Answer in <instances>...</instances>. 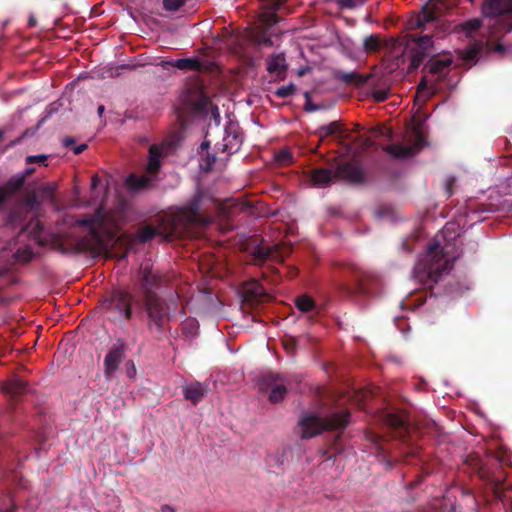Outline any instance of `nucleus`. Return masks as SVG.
I'll use <instances>...</instances> for the list:
<instances>
[{"label": "nucleus", "mask_w": 512, "mask_h": 512, "mask_svg": "<svg viewBox=\"0 0 512 512\" xmlns=\"http://www.w3.org/2000/svg\"><path fill=\"white\" fill-rule=\"evenodd\" d=\"M164 283L165 276L160 271H155L151 264H141L138 272L140 297H135V308L139 315L145 314L148 329L157 335H162L171 318L172 307L177 306L173 300L168 302L157 293Z\"/></svg>", "instance_id": "obj_1"}, {"label": "nucleus", "mask_w": 512, "mask_h": 512, "mask_svg": "<svg viewBox=\"0 0 512 512\" xmlns=\"http://www.w3.org/2000/svg\"><path fill=\"white\" fill-rule=\"evenodd\" d=\"M203 199L204 194L198 191L174 213L162 216L157 227L146 225L140 228L138 238L141 241H148L156 235H162L165 240H173L191 235L196 226H206L210 223V218L202 212Z\"/></svg>", "instance_id": "obj_2"}, {"label": "nucleus", "mask_w": 512, "mask_h": 512, "mask_svg": "<svg viewBox=\"0 0 512 512\" xmlns=\"http://www.w3.org/2000/svg\"><path fill=\"white\" fill-rule=\"evenodd\" d=\"M407 30H417L420 28L424 33L422 36L416 37L409 34L410 40L415 42L416 47L411 51L409 69L414 71L421 66L425 57L428 55V50L433 45L434 35H438L439 31H445L446 25L440 23V17L433 8L426 5L421 13L412 15L406 22Z\"/></svg>", "instance_id": "obj_3"}, {"label": "nucleus", "mask_w": 512, "mask_h": 512, "mask_svg": "<svg viewBox=\"0 0 512 512\" xmlns=\"http://www.w3.org/2000/svg\"><path fill=\"white\" fill-rule=\"evenodd\" d=\"M78 223L81 226H87L89 229L87 237L79 242L80 248L88 252H94V250H101L105 247L104 235L110 233L113 228L114 216L100 206L91 215L80 218Z\"/></svg>", "instance_id": "obj_4"}, {"label": "nucleus", "mask_w": 512, "mask_h": 512, "mask_svg": "<svg viewBox=\"0 0 512 512\" xmlns=\"http://www.w3.org/2000/svg\"><path fill=\"white\" fill-rule=\"evenodd\" d=\"M451 267V258H449L440 242L435 240L429 244L425 257L416 267V272L425 284H435L441 279L444 272H449Z\"/></svg>", "instance_id": "obj_5"}, {"label": "nucleus", "mask_w": 512, "mask_h": 512, "mask_svg": "<svg viewBox=\"0 0 512 512\" xmlns=\"http://www.w3.org/2000/svg\"><path fill=\"white\" fill-rule=\"evenodd\" d=\"M335 178H341L349 183H364L366 173L361 165L353 164V162H342L334 167H318L310 171V180L318 187L330 185Z\"/></svg>", "instance_id": "obj_6"}, {"label": "nucleus", "mask_w": 512, "mask_h": 512, "mask_svg": "<svg viewBox=\"0 0 512 512\" xmlns=\"http://www.w3.org/2000/svg\"><path fill=\"white\" fill-rule=\"evenodd\" d=\"M133 306H136V297L128 290H113L101 299L99 308L110 322L124 323L133 318Z\"/></svg>", "instance_id": "obj_7"}, {"label": "nucleus", "mask_w": 512, "mask_h": 512, "mask_svg": "<svg viewBox=\"0 0 512 512\" xmlns=\"http://www.w3.org/2000/svg\"><path fill=\"white\" fill-rule=\"evenodd\" d=\"M349 409H340L320 418L317 414H304L299 421L302 438H313L325 429H344L349 424Z\"/></svg>", "instance_id": "obj_8"}, {"label": "nucleus", "mask_w": 512, "mask_h": 512, "mask_svg": "<svg viewBox=\"0 0 512 512\" xmlns=\"http://www.w3.org/2000/svg\"><path fill=\"white\" fill-rule=\"evenodd\" d=\"M286 0H260L261 12L258 16L259 24L250 32V40L257 45L271 47L273 41L269 36L268 30L271 26L276 25L279 20L277 11Z\"/></svg>", "instance_id": "obj_9"}, {"label": "nucleus", "mask_w": 512, "mask_h": 512, "mask_svg": "<svg viewBox=\"0 0 512 512\" xmlns=\"http://www.w3.org/2000/svg\"><path fill=\"white\" fill-rule=\"evenodd\" d=\"M343 269L349 274H352L355 279L354 286H349L348 288L349 293L364 294V296L377 293L381 285L378 274L363 271L360 266L354 263L344 264Z\"/></svg>", "instance_id": "obj_10"}, {"label": "nucleus", "mask_w": 512, "mask_h": 512, "mask_svg": "<svg viewBox=\"0 0 512 512\" xmlns=\"http://www.w3.org/2000/svg\"><path fill=\"white\" fill-rule=\"evenodd\" d=\"M336 77L343 83L355 84V86H364V84L370 83L373 86L372 96L377 101L387 100L390 94L388 88H375L376 83L373 81L372 75H361L357 71H338Z\"/></svg>", "instance_id": "obj_11"}, {"label": "nucleus", "mask_w": 512, "mask_h": 512, "mask_svg": "<svg viewBox=\"0 0 512 512\" xmlns=\"http://www.w3.org/2000/svg\"><path fill=\"white\" fill-rule=\"evenodd\" d=\"M482 13L491 16L497 21V16H503V29L512 30V0H485Z\"/></svg>", "instance_id": "obj_12"}, {"label": "nucleus", "mask_w": 512, "mask_h": 512, "mask_svg": "<svg viewBox=\"0 0 512 512\" xmlns=\"http://www.w3.org/2000/svg\"><path fill=\"white\" fill-rule=\"evenodd\" d=\"M414 142L411 145H401V143H392L384 146L383 149L394 158H408L418 153L419 149L425 144V136L420 130H414Z\"/></svg>", "instance_id": "obj_13"}, {"label": "nucleus", "mask_w": 512, "mask_h": 512, "mask_svg": "<svg viewBox=\"0 0 512 512\" xmlns=\"http://www.w3.org/2000/svg\"><path fill=\"white\" fill-rule=\"evenodd\" d=\"M125 357V343L122 339H117L116 343L111 346L108 350L106 357L104 359V373L109 378V376L119 368V365L122 363Z\"/></svg>", "instance_id": "obj_14"}, {"label": "nucleus", "mask_w": 512, "mask_h": 512, "mask_svg": "<svg viewBox=\"0 0 512 512\" xmlns=\"http://www.w3.org/2000/svg\"><path fill=\"white\" fill-rule=\"evenodd\" d=\"M269 298L264 286L258 280H250L242 287V299L248 305H259Z\"/></svg>", "instance_id": "obj_15"}, {"label": "nucleus", "mask_w": 512, "mask_h": 512, "mask_svg": "<svg viewBox=\"0 0 512 512\" xmlns=\"http://www.w3.org/2000/svg\"><path fill=\"white\" fill-rule=\"evenodd\" d=\"M253 256V264L262 265L268 260H274V262H283L284 254L279 249L278 246H264V244H259L254 247L251 252Z\"/></svg>", "instance_id": "obj_16"}, {"label": "nucleus", "mask_w": 512, "mask_h": 512, "mask_svg": "<svg viewBox=\"0 0 512 512\" xmlns=\"http://www.w3.org/2000/svg\"><path fill=\"white\" fill-rule=\"evenodd\" d=\"M1 390L8 395L12 400H18L19 397L29 392L30 388L25 380L20 379L15 375L11 379L5 380L1 385Z\"/></svg>", "instance_id": "obj_17"}, {"label": "nucleus", "mask_w": 512, "mask_h": 512, "mask_svg": "<svg viewBox=\"0 0 512 512\" xmlns=\"http://www.w3.org/2000/svg\"><path fill=\"white\" fill-rule=\"evenodd\" d=\"M452 62L453 60L450 56H444V58H430L423 66V71L434 74L438 79H443L446 74H448Z\"/></svg>", "instance_id": "obj_18"}, {"label": "nucleus", "mask_w": 512, "mask_h": 512, "mask_svg": "<svg viewBox=\"0 0 512 512\" xmlns=\"http://www.w3.org/2000/svg\"><path fill=\"white\" fill-rule=\"evenodd\" d=\"M209 392V385L201 384V382H191L183 387L184 397L195 405L201 402Z\"/></svg>", "instance_id": "obj_19"}, {"label": "nucleus", "mask_w": 512, "mask_h": 512, "mask_svg": "<svg viewBox=\"0 0 512 512\" xmlns=\"http://www.w3.org/2000/svg\"><path fill=\"white\" fill-rule=\"evenodd\" d=\"M242 142L243 136H241L237 130H226L223 136V142L217 143L216 146L221 151L231 154L240 149Z\"/></svg>", "instance_id": "obj_20"}, {"label": "nucleus", "mask_w": 512, "mask_h": 512, "mask_svg": "<svg viewBox=\"0 0 512 512\" xmlns=\"http://www.w3.org/2000/svg\"><path fill=\"white\" fill-rule=\"evenodd\" d=\"M24 177H11L2 186H0V209L6 204L10 197L23 187Z\"/></svg>", "instance_id": "obj_21"}, {"label": "nucleus", "mask_w": 512, "mask_h": 512, "mask_svg": "<svg viewBox=\"0 0 512 512\" xmlns=\"http://www.w3.org/2000/svg\"><path fill=\"white\" fill-rule=\"evenodd\" d=\"M387 425L392 427L395 431V436L406 441L407 435L409 434V428L407 420L403 414L390 413L386 416Z\"/></svg>", "instance_id": "obj_22"}, {"label": "nucleus", "mask_w": 512, "mask_h": 512, "mask_svg": "<svg viewBox=\"0 0 512 512\" xmlns=\"http://www.w3.org/2000/svg\"><path fill=\"white\" fill-rule=\"evenodd\" d=\"M287 70L288 65L284 54H274L267 60V71L278 78H285Z\"/></svg>", "instance_id": "obj_23"}, {"label": "nucleus", "mask_w": 512, "mask_h": 512, "mask_svg": "<svg viewBox=\"0 0 512 512\" xmlns=\"http://www.w3.org/2000/svg\"><path fill=\"white\" fill-rule=\"evenodd\" d=\"M162 67H177L178 69H190V71H199L202 63L199 58H180V60H164L159 63Z\"/></svg>", "instance_id": "obj_24"}, {"label": "nucleus", "mask_w": 512, "mask_h": 512, "mask_svg": "<svg viewBox=\"0 0 512 512\" xmlns=\"http://www.w3.org/2000/svg\"><path fill=\"white\" fill-rule=\"evenodd\" d=\"M288 393V387L286 384V379L281 374H277L276 383L274 386V391L268 394V400L272 403L281 402L283 398L286 397Z\"/></svg>", "instance_id": "obj_25"}, {"label": "nucleus", "mask_w": 512, "mask_h": 512, "mask_svg": "<svg viewBox=\"0 0 512 512\" xmlns=\"http://www.w3.org/2000/svg\"><path fill=\"white\" fill-rule=\"evenodd\" d=\"M162 151L157 145H151L149 148L147 171L151 175H156L161 166Z\"/></svg>", "instance_id": "obj_26"}, {"label": "nucleus", "mask_w": 512, "mask_h": 512, "mask_svg": "<svg viewBox=\"0 0 512 512\" xmlns=\"http://www.w3.org/2000/svg\"><path fill=\"white\" fill-rule=\"evenodd\" d=\"M126 183L130 189L142 190L150 187L152 179L148 176H136V174H130L126 179Z\"/></svg>", "instance_id": "obj_27"}, {"label": "nucleus", "mask_w": 512, "mask_h": 512, "mask_svg": "<svg viewBox=\"0 0 512 512\" xmlns=\"http://www.w3.org/2000/svg\"><path fill=\"white\" fill-rule=\"evenodd\" d=\"M320 132L325 136H329V134H339L341 141H344V139H348L349 137L347 131L344 130L339 121H332L329 124H324V126H321L320 128Z\"/></svg>", "instance_id": "obj_28"}, {"label": "nucleus", "mask_w": 512, "mask_h": 512, "mask_svg": "<svg viewBox=\"0 0 512 512\" xmlns=\"http://www.w3.org/2000/svg\"><path fill=\"white\" fill-rule=\"evenodd\" d=\"M278 374H272L269 372L268 374H263L258 378V387L260 392H268L271 393L272 390H275V383Z\"/></svg>", "instance_id": "obj_29"}, {"label": "nucleus", "mask_w": 512, "mask_h": 512, "mask_svg": "<svg viewBox=\"0 0 512 512\" xmlns=\"http://www.w3.org/2000/svg\"><path fill=\"white\" fill-rule=\"evenodd\" d=\"M295 305L298 310L311 311L315 308V300L309 295H300V297L295 298Z\"/></svg>", "instance_id": "obj_30"}, {"label": "nucleus", "mask_w": 512, "mask_h": 512, "mask_svg": "<svg viewBox=\"0 0 512 512\" xmlns=\"http://www.w3.org/2000/svg\"><path fill=\"white\" fill-rule=\"evenodd\" d=\"M481 48L477 46V44H473L472 46H469V48L464 49V51L461 52V57L466 62H477L479 58Z\"/></svg>", "instance_id": "obj_31"}, {"label": "nucleus", "mask_w": 512, "mask_h": 512, "mask_svg": "<svg viewBox=\"0 0 512 512\" xmlns=\"http://www.w3.org/2000/svg\"><path fill=\"white\" fill-rule=\"evenodd\" d=\"M380 37L377 34H371L370 36L364 37L363 48L368 52H375L380 49Z\"/></svg>", "instance_id": "obj_32"}, {"label": "nucleus", "mask_w": 512, "mask_h": 512, "mask_svg": "<svg viewBox=\"0 0 512 512\" xmlns=\"http://www.w3.org/2000/svg\"><path fill=\"white\" fill-rule=\"evenodd\" d=\"M34 252L31 247L24 246L19 247L14 253V258L17 262H29L32 259Z\"/></svg>", "instance_id": "obj_33"}, {"label": "nucleus", "mask_w": 512, "mask_h": 512, "mask_svg": "<svg viewBox=\"0 0 512 512\" xmlns=\"http://www.w3.org/2000/svg\"><path fill=\"white\" fill-rule=\"evenodd\" d=\"M274 158L280 165H289V163L293 161V153L289 148H281V150L275 154Z\"/></svg>", "instance_id": "obj_34"}, {"label": "nucleus", "mask_w": 512, "mask_h": 512, "mask_svg": "<svg viewBox=\"0 0 512 512\" xmlns=\"http://www.w3.org/2000/svg\"><path fill=\"white\" fill-rule=\"evenodd\" d=\"M480 26V18H470L469 20H466L464 24H462V29L465 30L468 35H471L473 31L479 30Z\"/></svg>", "instance_id": "obj_35"}, {"label": "nucleus", "mask_w": 512, "mask_h": 512, "mask_svg": "<svg viewBox=\"0 0 512 512\" xmlns=\"http://www.w3.org/2000/svg\"><path fill=\"white\" fill-rule=\"evenodd\" d=\"M187 0H162V7L166 11H178L181 6H184Z\"/></svg>", "instance_id": "obj_36"}, {"label": "nucleus", "mask_w": 512, "mask_h": 512, "mask_svg": "<svg viewBox=\"0 0 512 512\" xmlns=\"http://www.w3.org/2000/svg\"><path fill=\"white\" fill-rule=\"evenodd\" d=\"M296 91V85L294 83H290L289 85H283L282 87H278L275 91V95L280 98H285V96H291Z\"/></svg>", "instance_id": "obj_37"}, {"label": "nucleus", "mask_w": 512, "mask_h": 512, "mask_svg": "<svg viewBox=\"0 0 512 512\" xmlns=\"http://www.w3.org/2000/svg\"><path fill=\"white\" fill-rule=\"evenodd\" d=\"M365 0H335V3L339 6L341 9H351L356 8L358 4H363Z\"/></svg>", "instance_id": "obj_38"}, {"label": "nucleus", "mask_w": 512, "mask_h": 512, "mask_svg": "<svg viewBox=\"0 0 512 512\" xmlns=\"http://www.w3.org/2000/svg\"><path fill=\"white\" fill-rule=\"evenodd\" d=\"M26 163H39V165H48L47 155H28Z\"/></svg>", "instance_id": "obj_39"}, {"label": "nucleus", "mask_w": 512, "mask_h": 512, "mask_svg": "<svg viewBox=\"0 0 512 512\" xmlns=\"http://www.w3.org/2000/svg\"><path fill=\"white\" fill-rule=\"evenodd\" d=\"M297 345V341L295 338H288L284 340V347L287 351H294Z\"/></svg>", "instance_id": "obj_40"}, {"label": "nucleus", "mask_w": 512, "mask_h": 512, "mask_svg": "<svg viewBox=\"0 0 512 512\" xmlns=\"http://www.w3.org/2000/svg\"><path fill=\"white\" fill-rule=\"evenodd\" d=\"M456 179L455 177H448L446 180V193L449 195L453 194V185H455Z\"/></svg>", "instance_id": "obj_41"}, {"label": "nucleus", "mask_w": 512, "mask_h": 512, "mask_svg": "<svg viewBox=\"0 0 512 512\" xmlns=\"http://www.w3.org/2000/svg\"><path fill=\"white\" fill-rule=\"evenodd\" d=\"M427 88H429V81H428V78L425 77V75H424V77L421 78V80L417 86V89H418V91H422V89H427Z\"/></svg>", "instance_id": "obj_42"}, {"label": "nucleus", "mask_w": 512, "mask_h": 512, "mask_svg": "<svg viewBox=\"0 0 512 512\" xmlns=\"http://www.w3.org/2000/svg\"><path fill=\"white\" fill-rule=\"evenodd\" d=\"M87 147H88V145H86V143H82L81 145L74 146L73 153L74 154L83 153V151H85V149H87Z\"/></svg>", "instance_id": "obj_43"}, {"label": "nucleus", "mask_w": 512, "mask_h": 512, "mask_svg": "<svg viewBox=\"0 0 512 512\" xmlns=\"http://www.w3.org/2000/svg\"><path fill=\"white\" fill-rule=\"evenodd\" d=\"M17 507L15 503H12V505L9 508H4L2 505H0V512H16Z\"/></svg>", "instance_id": "obj_44"}, {"label": "nucleus", "mask_w": 512, "mask_h": 512, "mask_svg": "<svg viewBox=\"0 0 512 512\" xmlns=\"http://www.w3.org/2000/svg\"><path fill=\"white\" fill-rule=\"evenodd\" d=\"M63 144L64 146H73V144H75V140L74 138H72V136H66V138H64L63 140Z\"/></svg>", "instance_id": "obj_45"}, {"label": "nucleus", "mask_w": 512, "mask_h": 512, "mask_svg": "<svg viewBox=\"0 0 512 512\" xmlns=\"http://www.w3.org/2000/svg\"><path fill=\"white\" fill-rule=\"evenodd\" d=\"M317 106L315 104H312L310 100H308L305 104V110H308V112H314V110H317Z\"/></svg>", "instance_id": "obj_46"}, {"label": "nucleus", "mask_w": 512, "mask_h": 512, "mask_svg": "<svg viewBox=\"0 0 512 512\" xmlns=\"http://www.w3.org/2000/svg\"><path fill=\"white\" fill-rule=\"evenodd\" d=\"M33 171H35V169H32V167H29V169H26V170L24 171V173L21 175V177H24V180H23L22 185H24L25 180H26V178H27V175H31V173H33Z\"/></svg>", "instance_id": "obj_47"}, {"label": "nucleus", "mask_w": 512, "mask_h": 512, "mask_svg": "<svg viewBox=\"0 0 512 512\" xmlns=\"http://www.w3.org/2000/svg\"><path fill=\"white\" fill-rule=\"evenodd\" d=\"M407 453H409L410 455H419V449L418 447H410V445L408 446V451Z\"/></svg>", "instance_id": "obj_48"}, {"label": "nucleus", "mask_w": 512, "mask_h": 512, "mask_svg": "<svg viewBox=\"0 0 512 512\" xmlns=\"http://www.w3.org/2000/svg\"><path fill=\"white\" fill-rule=\"evenodd\" d=\"M162 512H175V508L171 507V505H162L161 507Z\"/></svg>", "instance_id": "obj_49"}, {"label": "nucleus", "mask_w": 512, "mask_h": 512, "mask_svg": "<svg viewBox=\"0 0 512 512\" xmlns=\"http://www.w3.org/2000/svg\"><path fill=\"white\" fill-rule=\"evenodd\" d=\"M37 25V20L35 15H30L28 19V26H35Z\"/></svg>", "instance_id": "obj_50"}, {"label": "nucleus", "mask_w": 512, "mask_h": 512, "mask_svg": "<svg viewBox=\"0 0 512 512\" xmlns=\"http://www.w3.org/2000/svg\"><path fill=\"white\" fill-rule=\"evenodd\" d=\"M99 182H100L99 176H97V174H94V176L92 178V188L95 189V187H97Z\"/></svg>", "instance_id": "obj_51"}, {"label": "nucleus", "mask_w": 512, "mask_h": 512, "mask_svg": "<svg viewBox=\"0 0 512 512\" xmlns=\"http://www.w3.org/2000/svg\"><path fill=\"white\" fill-rule=\"evenodd\" d=\"M298 273H299V271L296 268H290L288 270V274L290 275V277H295V275H298Z\"/></svg>", "instance_id": "obj_52"}, {"label": "nucleus", "mask_w": 512, "mask_h": 512, "mask_svg": "<svg viewBox=\"0 0 512 512\" xmlns=\"http://www.w3.org/2000/svg\"><path fill=\"white\" fill-rule=\"evenodd\" d=\"M209 145H210V141L209 140L203 141L202 144L200 145V150L204 151V149H207V147H209Z\"/></svg>", "instance_id": "obj_53"}, {"label": "nucleus", "mask_w": 512, "mask_h": 512, "mask_svg": "<svg viewBox=\"0 0 512 512\" xmlns=\"http://www.w3.org/2000/svg\"><path fill=\"white\" fill-rule=\"evenodd\" d=\"M104 110H105V107H104V106H99V107L97 108V112H98V114H99V115H102V113L104 112Z\"/></svg>", "instance_id": "obj_54"}, {"label": "nucleus", "mask_w": 512, "mask_h": 512, "mask_svg": "<svg viewBox=\"0 0 512 512\" xmlns=\"http://www.w3.org/2000/svg\"><path fill=\"white\" fill-rule=\"evenodd\" d=\"M414 486H415V483H408V484L406 485V488H407V489H414Z\"/></svg>", "instance_id": "obj_55"}, {"label": "nucleus", "mask_w": 512, "mask_h": 512, "mask_svg": "<svg viewBox=\"0 0 512 512\" xmlns=\"http://www.w3.org/2000/svg\"><path fill=\"white\" fill-rule=\"evenodd\" d=\"M496 50H504V46H503V44H498V45L496 46Z\"/></svg>", "instance_id": "obj_56"}, {"label": "nucleus", "mask_w": 512, "mask_h": 512, "mask_svg": "<svg viewBox=\"0 0 512 512\" xmlns=\"http://www.w3.org/2000/svg\"><path fill=\"white\" fill-rule=\"evenodd\" d=\"M500 484H501V483H498V481H496V482H495V485H494V490H495V492H497V489H498V487H499V485H500Z\"/></svg>", "instance_id": "obj_57"}, {"label": "nucleus", "mask_w": 512, "mask_h": 512, "mask_svg": "<svg viewBox=\"0 0 512 512\" xmlns=\"http://www.w3.org/2000/svg\"><path fill=\"white\" fill-rule=\"evenodd\" d=\"M4 134H5V131L0 130V141H2Z\"/></svg>", "instance_id": "obj_58"}, {"label": "nucleus", "mask_w": 512, "mask_h": 512, "mask_svg": "<svg viewBox=\"0 0 512 512\" xmlns=\"http://www.w3.org/2000/svg\"><path fill=\"white\" fill-rule=\"evenodd\" d=\"M124 67H128V69H135L136 65H125Z\"/></svg>", "instance_id": "obj_59"}, {"label": "nucleus", "mask_w": 512, "mask_h": 512, "mask_svg": "<svg viewBox=\"0 0 512 512\" xmlns=\"http://www.w3.org/2000/svg\"><path fill=\"white\" fill-rule=\"evenodd\" d=\"M15 141H16V142H19V141H20V138H17ZM15 141H13V142H12V144H15Z\"/></svg>", "instance_id": "obj_60"}]
</instances>
